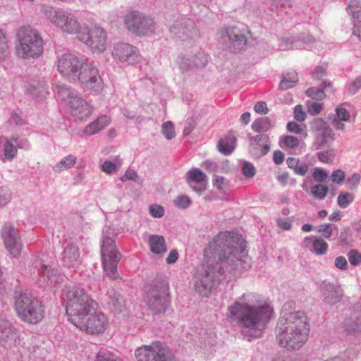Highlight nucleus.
I'll use <instances>...</instances> for the list:
<instances>
[{"label": "nucleus", "instance_id": "9b49d317", "mask_svg": "<svg viewBox=\"0 0 361 361\" xmlns=\"http://www.w3.org/2000/svg\"><path fill=\"white\" fill-rule=\"evenodd\" d=\"M102 264L106 275L113 279L118 278L117 264L121 259L117 252L114 240L110 237H104L101 247Z\"/></svg>", "mask_w": 361, "mask_h": 361}, {"label": "nucleus", "instance_id": "5701e85b", "mask_svg": "<svg viewBox=\"0 0 361 361\" xmlns=\"http://www.w3.org/2000/svg\"><path fill=\"white\" fill-rule=\"evenodd\" d=\"M63 262L67 267H75L80 263V251L78 247L73 244H68L63 252Z\"/></svg>", "mask_w": 361, "mask_h": 361}, {"label": "nucleus", "instance_id": "5fc2aeb1", "mask_svg": "<svg viewBox=\"0 0 361 361\" xmlns=\"http://www.w3.org/2000/svg\"><path fill=\"white\" fill-rule=\"evenodd\" d=\"M336 112L339 121H348L350 119V113L345 108L337 107Z\"/></svg>", "mask_w": 361, "mask_h": 361}, {"label": "nucleus", "instance_id": "c756f323", "mask_svg": "<svg viewBox=\"0 0 361 361\" xmlns=\"http://www.w3.org/2000/svg\"><path fill=\"white\" fill-rule=\"evenodd\" d=\"M324 300L329 304H334L340 300L342 290L339 286L328 284L322 289Z\"/></svg>", "mask_w": 361, "mask_h": 361}, {"label": "nucleus", "instance_id": "393cba45", "mask_svg": "<svg viewBox=\"0 0 361 361\" xmlns=\"http://www.w3.org/2000/svg\"><path fill=\"white\" fill-rule=\"evenodd\" d=\"M250 143L255 151V154L258 157L265 155L270 150L268 137L266 135H257L251 138Z\"/></svg>", "mask_w": 361, "mask_h": 361}, {"label": "nucleus", "instance_id": "412c9836", "mask_svg": "<svg viewBox=\"0 0 361 361\" xmlns=\"http://www.w3.org/2000/svg\"><path fill=\"white\" fill-rule=\"evenodd\" d=\"M214 274L212 271L204 270V273H202L197 276L195 281V290L202 296L207 295L212 288L214 281Z\"/></svg>", "mask_w": 361, "mask_h": 361}, {"label": "nucleus", "instance_id": "dca6fc26", "mask_svg": "<svg viewBox=\"0 0 361 361\" xmlns=\"http://www.w3.org/2000/svg\"><path fill=\"white\" fill-rule=\"evenodd\" d=\"M83 63L74 54H63L58 59L57 70L63 77L73 80Z\"/></svg>", "mask_w": 361, "mask_h": 361}, {"label": "nucleus", "instance_id": "1a4fd4ad", "mask_svg": "<svg viewBox=\"0 0 361 361\" xmlns=\"http://www.w3.org/2000/svg\"><path fill=\"white\" fill-rule=\"evenodd\" d=\"M73 81L79 82L82 88L94 94L103 90V81L99 71L90 63H82Z\"/></svg>", "mask_w": 361, "mask_h": 361}, {"label": "nucleus", "instance_id": "2f4dec72", "mask_svg": "<svg viewBox=\"0 0 361 361\" xmlns=\"http://www.w3.org/2000/svg\"><path fill=\"white\" fill-rule=\"evenodd\" d=\"M150 250L155 254H163L166 252L167 247L165 239L161 235H151L149 237Z\"/></svg>", "mask_w": 361, "mask_h": 361}, {"label": "nucleus", "instance_id": "7c9ffc66", "mask_svg": "<svg viewBox=\"0 0 361 361\" xmlns=\"http://www.w3.org/2000/svg\"><path fill=\"white\" fill-rule=\"evenodd\" d=\"M236 143V138L234 134L231 132H229L225 137L221 139L218 143L219 150L224 154L227 155L231 154L235 147Z\"/></svg>", "mask_w": 361, "mask_h": 361}, {"label": "nucleus", "instance_id": "aec40b11", "mask_svg": "<svg viewBox=\"0 0 361 361\" xmlns=\"http://www.w3.org/2000/svg\"><path fill=\"white\" fill-rule=\"evenodd\" d=\"M106 305L110 311L117 316L125 315L128 312L125 300L114 290L109 292Z\"/></svg>", "mask_w": 361, "mask_h": 361}, {"label": "nucleus", "instance_id": "f257e3e1", "mask_svg": "<svg viewBox=\"0 0 361 361\" xmlns=\"http://www.w3.org/2000/svg\"><path fill=\"white\" fill-rule=\"evenodd\" d=\"M229 317L238 321L245 327L254 329L255 337H259L262 331L269 322L274 310L267 302H260L258 296L254 294L244 295L228 308Z\"/></svg>", "mask_w": 361, "mask_h": 361}, {"label": "nucleus", "instance_id": "6e6552de", "mask_svg": "<svg viewBox=\"0 0 361 361\" xmlns=\"http://www.w3.org/2000/svg\"><path fill=\"white\" fill-rule=\"evenodd\" d=\"M78 38L94 52H103L107 47V34L97 25L83 27L78 33Z\"/></svg>", "mask_w": 361, "mask_h": 361}, {"label": "nucleus", "instance_id": "72a5a7b5", "mask_svg": "<svg viewBox=\"0 0 361 361\" xmlns=\"http://www.w3.org/2000/svg\"><path fill=\"white\" fill-rule=\"evenodd\" d=\"M298 81L297 73L290 71L283 73V79L279 84V87L281 90H288L293 87Z\"/></svg>", "mask_w": 361, "mask_h": 361}, {"label": "nucleus", "instance_id": "a18cd8bd", "mask_svg": "<svg viewBox=\"0 0 361 361\" xmlns=\"http://www.w3.org/2000/svg\"><path fill=\"white\" fill-rule=\"evenodd\" d=\"M17 153V149L16 146L11 141L6 142L4 145V154L6 159L11 160L12 159Z\"/></svg>", "mask_w": 361, "mask_h": 361}, {"label": "nucleus", "instance_id": "a19ab883", "mask_svg": "<svg viewBox=\"0 0 361 361\" xmlns=\"http://www.w3.org/2000/svg\"><path fill=\"white\" fill-rule=\"evenodd\" d=\"M161 132L167 140H171L176 135L174 126L171 121H166L162 124Z\"/></svg>", "mask_w": 361, "mask_h": 361}, {"label": "nucleus", "instance_id": "6e6d98bb", "mask_svg": "<svg viewBox=\"0 0 361 361\" xmlns=\"http://www.w3.org/2000/svg\"><path fill=\"white\" fill-rule=\"evenodd\" d=\"M361 88V76L357 77L349 85L348 92L350 94H355Z\"/></svg>", "mask_w": 361, "mask_h": 361}, {"label": "nucleus", "instance_id": "4468645a", "mask_svg": "<svg viewBox=\"0 0 361 361\" xmlns=\"http://www.w3.org/2000/svg\"><path fill=\"white\" fill-rule=\"evenodd\" d=\"M145 301L156 313L164 312L169 304V288L162 283L151 286L147 292Z\"/></svg>", "mask_w": 361, "mask_h": 361}, {"label": "nucleus", "instance_id": "49530a36", "mask_svg": "<svg viewBox=\"0 0 361 361\" xmlns=\"http://www.w3.org/2000/svg\"><path fill=\"white\" fill-rule=\"evenodd\" d=\"M348 257L351 265L358 266L361 264V253L357 250H350Z\"/></svg>", "mask_w": 361, "mask_h": 361}, {"label": "nucleus", "instance_id": "338daca9", "mask_svg": "<svg viewBox=\"0 0 361 361\" xmlns=\"http://www.w3.org/2000/svg\"><path fill=\"white\" fill-rule=\"evenodd\" d=\"M30 93L37 97H44L48 93V92L43 85H39L37 88L31 90Z\"/></svg>", "mask_w": 361, "mask_h": 361}, {"label": "nucleus", "instance_id": "f704fd0d", "mask_svg": "<svg viewBox=\"0 0 361 361\" xmlns=\"http://www.w3.org/2000/svg\"><path fill=\"white\" fill-rule=\"evenodd\" d=\"M10 54V45L8 39L0 29V61L6 60Z\"/></svg>", "mask_w": 361, "mask_h": 361}, {"label": "nucleus", "instance_id": "a211bd4d", "mask_svg": "<svg viewBox=\"0 0 361 361\" xmlns=\"http://www.w3.org/2000/svg\"><path fill=\"white\" fill-rule=\"evenodd\" d=\"M2 237L6 247L13 257L20 255L21 245L18 243V233L13 226L6 225L2 229Z\"/></svg>", "mask_w": 361, "mask_h": 361}, {"label": "nucleus", "instance_id": "bb28decb", "mask_svg": "<svg viewBox=\"0 0 361 361\" xmlns=\"http://www.w3.org/2000/svg\"><path fill=\"white\" fill-rule=\"evenodd\" d=\"M0 342L9 347L19 342V333L9 322L5 331H0Z\"/></svg>", "mask_w": 361, "mask_h": 361}, {"label": "nucleus", "instance_id": "c03bdc74", "mask_svg": "<svg viewBox=\"0 0 361 361\" xmlns=\"http://www.w3.org/2000/svg\"><path fill=\"white\" fill-rule=\"evenodd\" d=\"M306 94L313 99L322 100L325 97V93L323 89L317 87H310L306 91Z\"/></svg>", "mask_w": 361, "mask_h": 361}, {"label": "nucleus", "instance_id": "39448f33", "mask_svg": "<svg viewBox=\"0 0 361 361\" xmlns=\"http://www.w3.org/2000/svg\"><path fill=\"white\" fill-rule=\"evenodd\" d=\"M13 307L18 317L24 323L37 324L44 318V305L32 295L20 294L15 299Z\"/></svg>", "mask_w": 361, "mask_h": 361}, {"label": "nucleus", "instance_id": "58836bf2", "mask_svg": "<svg viewBox=\"0 0 361 361\" xmlns=\"http://www.w3.org/2000/svg\"><path fill=\"white\" fill-rule=\"evenodd\" d=\"M354 200L353 193L342 192L337 197V203L341 208L345 209L349 206Z\"/></svg>", "mask_w": 361, "mask_h": 361}, {"label": "nucleus", "instance_id": "bf43d9fd", "mask_svg": "<svg viewBox=\"0 0 361 361\" xmlns=\"http://www.w3.org/2000/svg\"><path fill=\"white\" fill-rule=\"evenodd\" d=\"M10 199V192L6 189L0 188V207L5 205Z\"/></svg>", "mask_w": 361, "mask_h": 361}, {"label": "nucleus", "instance_id": "6ab92c4d", "mask_svg": "<svg viewBox=\"0 0 361 361\" xmlns=\"http://www.w3.org/2000/svg\"><path fill=\"white\" fill-rule=\"evenodd\" d=\"M185 179L189 186L194 190L201 192L207 188V176L198 169H192L188 171L185 175Z\"/></svg>", "mask_w": 361, "mask_h": 361}, {"label": "nucleus", "instance_id": "f03ea898", "mask_svg": "<svg viewBox=\"0 0 361 361\" xmlns=\"http://www.w3.org/2000/svg\"><path fill=\"white\" fill-rule=\"evenodd\" d=\"M283 308V317L279 322L277 339L281 346L290 349H298L307 340L309 334L308 319L302 312H287Z\"/></svg>", "mask_w": 361, "mask_h": 361}, {"label": "nucleus", "instance_id": "cd10ccee", "mask_svg": "<svg viewBox=\"0 0 361 361\" xmlns=\"http://www.w3.org/2000/svg\"><path fill=\"white\" fill-rule=\"evenodd\" d=\"M114 54L117 56L120 61H127L130 58L137 56V50L130 44H120L115 47Z\"/></svg>", "mask_w": 361, "mask_h": 361}, {"label": "nucleus", "instance_id": "09e8293b", "mask_svg": "<svg viewBox=\"0 0 361 361\" xmlns=\"http://www.w3.org/2000/svg\"><path fill=\"white\" fill-rule=\"evenodd\" d=\"M174 203L178 208L185 209L190 206L191 200L188 196L181 195L176 197L174 200Z\"/></svg>", "mask_w": 361, "mask_h": 361}, {"label": "nucleus", "instance_id": "603ef678", "mask_svg": "<svg viewBox=\"0 0 361 361\" xmlns=\"http://www.w3.org/2000/svg\"><path fill=\"white\" fill-rule=\"evenodd\" d=\"M318 232L325 238H329L332 235V227L330 224H323L319 226Z\"/></svg>", "mask_w": 361, "mask_h": 361}, {"label": "nucleus", "instance_id": "774afa93", "mask_svg": "<svg viewBox=\"0 0 361 361\" xmlns=\"http://www.w3.org/2000/svg\"><path fill=\"white\" fill-rule=\"evenodd\" d=\"M42 272L49 280H51L53 277L56 276V271L47 265L42 266Z\"/></svg>", "mask_w": 361, "mask_h": 361}, {"label": "nucleus", "instance_id": "4d7b16f0", "mask_svg": "<svg viewBox=\"0 0 361 361\" xmlns=\"http://www.w3.org/2000/svg\"><path fill=\"white\" fill-rule=\"evenodd\" d=\"M294 118L297 121H298L300 122H302V121H304L305 120V118H306V114L303 111L302 107L301 105H297L295 107Z\"/></svg>", "mask_w": 361, "mask_h": 361}, {"label": "nucleus", "instance_id": "680f3d73", "mask_svg": "<svg viewBox=\"0 0 361 361\" xmlns=\"http://www.w3.org/2000/svg\"><path fill=\"white\" fill-rule=\"evenodd\" d=\"M149 212L153 217H161L164 215V209L162 207L154 204L149 208Z\"/></svg>", "mask_w": 361, "mask_h": 361}, {"label": "nucleus", "instance_id": "4be33fe9", "mask_svg": "<svg viewBox=\"0 0 361 361\" xmlns=\"http://www.w3.org/2000/svg\"><path fill=\"white\" fill-rule=\"evenodd\" d=\"M348 11L353 16V35L361 40V1L352 0L348 5Z\"/></svg>", "mask_w": 361, "mask_h": 361}, {"label": "nucleus", "instance_id": "473e14b6", "mask_svg": "<svg viewBox=\"0 0 361 361\" xmlns=\"http://www.w3.org/2000/svg\"><path fill=\"white\" fill-rule=\"evenodd\" d=\"M286 164L298 175L305 176L308 171L307 164L300 162L295 157H288L286 160Z\"/></svg>", "mask_w": 361, "mask_h": 361}, {"label": "nucleus", "instance_id": "69168bd1", "mask_svg": "<svg viewBox=\"0 0 361 361\" xmlns=\"http://www.w3.org/2000/svg\"><path fill=\"white\" fill-rule=\"evenodd\" d=\"M254 110L258 114H267L268 113L267 104L264 102H257L254 106Z\"/></svg>", "mask_w": 361, "mask_h": 361}, {"label": "nucleus", "instance_id": "8fccbe9b", "mask_svg": "<svg viewBox=\"0 0 361 361\" xmlns=\"http://www.w3.org/2000/svg\"><path fill=\"white\" fill-rule=\"evenodd\" d=\"M314 180L317 182H324L328 177V174L323 169L317 168L312 174Z\"/></svg>", "mask_w": 361, "mask_h": 361}, {"label": "nucleus", "instance_id": "c9c22d12", "mask_svg": "<svg viewBox=\"0 0 361 361\" xmlns=\"http://www.w3.org/2000/svg\"><path fill=\"white\" fill-rule=\"evenodd\" d=\"M76 162V157L73 155L65 157L60 162L53 166V170L56 172H61L73 166Z\"/></svg>", "mask_w": 361, "mask_h": 361}, {"label": "nucleus", "instance_id": "423d86ee", "mask_svg": "<svg viewBox=\"0 0 361 361\" xmlns=\"http://www.w3.org/2000/svg\"><path fill=\"white\" fill-rule=\"evenodd\" d=\"M240 239L238 235H235L231 232L219 233L211 241L204 250V257L207 259H212L223 262L235 257L238 249L234 246V243Z\"/></svg>", "mask_w": 361, "mask_h": 361}, {"label": "nucleus", "instance_id": "e2e57ef3", "mask_svg": "<svg viewBox=\"0 0 361 361\" xmlns=\"http://www.w3.org/2000/svg\"><path fill=\"white\" fill-rule=\"evenodd\" d=\"M335 266L339 269L346 270L348 269V262L346 259L343 256L336 257L335 259Z\"/></svg>", "mask_w": 361, "mask_h": 361}, {"label": "nucleus", "instance_id": "20e7f679", "mask_svg": "<svg viewBox=\"0 0 361 361\" xmlns=\"http://www.w3.org/2000/svg\"><path fill=\"white\" fill-rule=\"evenodd\" d=\"M44 39L39 32L30 25L20 27L16 35L15 54L22 59L39 58L44 52Z\"/></svg>", "mask_w": 361, "mask_h": 361}, {"label": "nucleus", "instance_id": "f3484780", "mask_svg": "<svg viewBox=\"0 0 361 361\" xmlns=\"http://www.w3.org/2000/svg\"><path fill=\"white\" fill-rule=\"evenodd\" d=\"M67 103L71 114L80 120L86 119L93 112V107L77 92L68 94Z\"/></svg>", "mask_w": 361, "mask_h": 361}, {"label": "nucleus", "instance_id": "7ed1b4c3", "mask_svg": "<svg viewBox=\"0 0 361 361\" xmlns=\"http://www.w3.org/2000/svg\"><path fill=\"white\" fill-rule=\"evenodd\" d=\"M66 314L75 325L90 312L97 309V303L86 290L77 286H68L64 290Z\"/></svg>", "mask_w": 361, "mask_h": 361}, {"label": "nucleus", "instance_id": "3c124183", "mask_svg": "<svg viewBox=\"0 0 361 361\" xmlns=\"http://www.w3.org/2000/svg\"><path fill=\"white\" fill-rule=\"evenodd\" d=\"M242 171L245 176L252 178L255 174V168L252 164L245 162L243 166Z\"/></svg>", "mask_w": 361, "mask_h": 361}, {"label": "nucleus", "instance_id": "ddd939ff", "mask_svg": "<svg viewBox=\"0 0 361 361\" xmlns=\"http://www.w3.org/2000/svg\"><path fill=\"white\" fill-rule=\"evenodd\" d=\"M135 356L137 361H172L168 349L160 342L139 347L135 352Z\"/></svg>", "mask_w": 361, "mask_h": 361}, {"label": "nucleus", "instance_id": "37998d69", "mask_svg": "<svg viewBox=\"0 0 361 361\" xmlns=\"http://www.w3.org/2000/svg\"><path fill=\"white\" fill-rule=\"evenodd\" d=\"M328 192V188L322 185H317L311 188V193L314 197L322 200L324 199Z\"/></svg>", "mask_w": 361, "mask_h": 361}, {"label": "nucleus", "instance_id": "052dcab7", "mask_svg": "<svg viewBox=\"0 0 361 361\" xmlns=\"http://www.w3.org/2000/svg\"><path fill=\"white\" fill-rule=\"evenodd\" d=\"M95 361H118L110 353H99L95 359Z\"/></svg>", "mask_w": 361, "mask_h": 361}, {"label": "nucleus", "instance_id": "e433bc0d", "mask_svg": "<svg viewBox=\"0 0 361 361\" xmlns=\"http://www.w3.org/2000/svg\"><path fill=\"white\" fill-rule=\"evenodd\" d=\"M271 122L267 118H259L252 123V129L255 132H266L271 128Z\"/></svg>", "mask_w": 361, "mask_h": 361}, {"label": "nucleus", "instance_id": "4c0bfd02", "mask_svg": "<svg viewBox=\"0 0 361 361\" xmlns=\"http://www.w3.org/2000/svg\"><path fill=\"white\" fill-rule=\"evenodd\" d=\"M114 160L115 162L111 161H105L101 167L102 171L107 174H111L116 171L117 168L121 166L122 160L119 158V157H116Z\"/></svg>", "mask_w": 361, "mask_h": 361}, {"label": "nucleus", "instance_id": "13d9d810", "mask_svg": "<svg viewBox=\"0 0 361 361\" xmlns=\"http://www.w3.org/2000/svg\"><path fill=\"white\" fill-rule=\"evenodd\" d=\"M345 175L344 171L341 170H336L333 172L331 175V180L334 183L340 184L345 179Z\"/></svg>", "mask_w": 361, "mask_h": 361}, {"label": "nucleus", "instance_id": "f8f14e48", "mask_svg": "<svg viewBox=\"0 0 361 361\" xmlns=\"http://www.w3.org/2000/svg\"><path fill=\"white\" fill-rule=\"evenodd\" d=\"M81 319L74 326L80 331L91 335L99 334L109 326V319L106 314L94 310Z\"/></svg>", "mask_w": 361, "mask_h": 361}, {"label": "nucleus", "instance_id": "c85d7f7f", "mask_svg": "<svg viewBox=\"0 0 361 361\" xmlns=\"http://www.w3.org/2000/svg\"><path fill=\"white\" fill-rule=\"evenodd\" d=\"M310 243H312L313 250L317 255H322L326 253L328 244L324 240L314 238L313 237H306L302 242V247L307 248Z\"/></svg>", "mask_w": 361, "mask_h": 361}, {"label": "nucleus", "instance_id": "ea45409f", "mask_svg": "<svg viewBox=\"0 0 361 361\" xmlns=\"http://www.w3.org/2000/svg\"><path fill=\"white\" fill-rule=\"evenodd\" d=\"M281 140L283 147L288 149H294L300 145L299 139L293 135H283Z\"/></svg>", "mask_w": 361, "mask_h": 361}, {"label": "nucleus", "instance_id": "9d476101", "mask_svg": "<svg viewBox=\"0 0 361 361\" xmlns=\"http://www.w3.org/2000/svg\"><path fill=\"white\" fill-rule=\"evenodd\" d=\"M249 34L250 30L245 25H230L223 30L221 37L229 51L237 52L246 47Z\"/></svg>", "mask_w": 361, "mask_h": 361}, {"label": "nucleus", "instance_id": "a878e982", "mask_svg": "<svg viewBox=\"0 0 361 361\" xmlns=\"http://www.w3.org/2000/svg\"><path fill=\"white\" fill-rule=\"evenodd\" d=\"M110 123V117L106 115H102L98 117L95 121L89 123L84 128L83 133L85 135H92L108 126Z\"/></svg>", "mask_w": 361, "mask_h": 361}, {"label": "nucleus", "instance_id": "79ce46f5", "mask_svg": "<svg viewBox=\"0 0 361 361\" xmlns=\"http://www.w3.org/2000/svg\"><path fill=\"white\" fill-rule=\"evenodd\" d=\"M287 130L289 132L294 133L296 134L302 135L304 137H307V133L305 130V126L303 128L298 123L294 121H290L287 123Z\"/></svg>", "mask_w": 361, "mask_h": 361}, {"label": "nucleus", "instance_id": "2eb2a0df", "mask_svg": "<svg viewBox=\"0 0 361 361\" xmlns=\"http://www.w3.org/2000/svg\"><path fill=\"white\" fill-rule=\"evenodd\" d=\"M125 24L128 30L138 34L147 35L154 30V20L149 18L142 16L139 12H130L125 18Z\"/></svg>", "mask_w": 361, "mask_h": 361}, {"label": "nucleus", "instance_id": "864d4df0", "mask_svg": "<svg viewBox=\"0 0 361 361\" xmlns=\"http://www.w3.org/2000/svg\"><path fill=\"white\" fill-rule=\"evenodd\" d=\"M322 109V104L317 102L307 103V111L311 115L318 114Z\"/></svg>", "mask_w": 361, "mask_h": 361}, {"label": "nucleus", "instance_id": "0e129e2a", "mask_svg": "<svg viewBox=\"0 0 361 361\" xmlns=\"http://www.w3.org/2000/svg\"><path fill=\"white\" fill-rule=\"evenodd\" d=\"M277 224L281 228L289 231L292 227V221L288 219H279Z\"/></svg>", "mask_w": 361, "mask_h": 361}, {"label": "nucleus", "instance_id": "b1692460", "mask_svg": "<svg viewBox=\"0 0 361 361\" xmlns=\"http://www.w3.org/2000/svg\"><path fill=\"white\" fill-rule=\"evenodd\" d=\"M313 125L318 129H323L321 136L318 137L317 140V147H322L334 140V138L333 131L330 128L326 126V122L323 119H315L313 121Z\"/></svg>", "mask_w": 361, "mask_h": 361}, {"label": "nucleus", "instance_id": "de8ad7c7", "mask_svg": "<svg viewBox=\"0 0 361 361\" xmlns=\"http://www.w3.org/2000/svg\"><path fill=\"white\" fill-rule=\"evenodd\" d=\"M334 157V152L333 149H329L325 152H320L317 154L319 160L324 163L331 162Z\"/></svg>", "mask_w": 361, "mask_h": 361}, {"label": "nucleus", "instance_id": "0eeeda50", "mask_svg": "<svg viewBox=\"0 0 361 361\" xmlns=\"http://www.w3.org/2000/svg\"><path fill=\"white\" fill-rule=\"evenodd\" d=\"M45 18L61 31L68 34H77L81 30L75 16L62 9L45 6L43 9Z\"/></svg>", "mask_w": 361, "mask_h": 361}]
</instances>
